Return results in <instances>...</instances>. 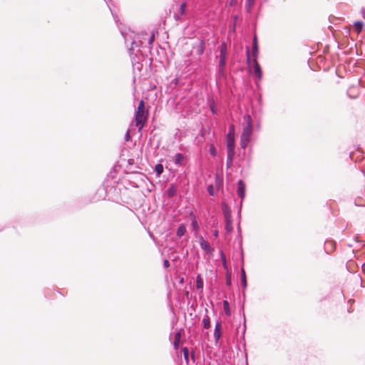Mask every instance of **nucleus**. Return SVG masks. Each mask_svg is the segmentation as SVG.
<instances>
[{
    "label": "nucleus",
    "instance_id": "obj_6",
    "mask_svg": "<svg viewBox=\"0 0 365 365\" xmlns=\"http://www.w3.org/2000/svg\"><path fill=\"white\" fill-rule=\"evenodd\" d=\"M227 46L225 43H222L220 46V66L222 67L225 66Z\"/></svg>",
    "mask_w": 365,
    "mask_h": 365
},
{
    "label": "nucleus",
    "instance_id": "obj_27",
    "mask_svg": "<svg viewBox=\"0 0 365 365\" xmlns=\"http://www.w3.org/2000/svg\"><path fill=\"white\" fill-rule=\"evenodd\" d=\"M154 40H155V36H154V34H152L148 40V43L150 46L153 45Z\"/></svg>",
    "mask_w": 365,
    "mask_h": 365
},
{
    "label": "nucleus",
    "instance_id": "obj_5",
    "mask_svg": "<svg viewBox=\"0 0 365 365\" xmlns=\"http://www.w3.org/2000/svg\"><path fill=\"white\" fill-rule=\"evenodd\" d=\"M225 230L227 232L230 233L233 230L232 222L231 220V215L229 212L225 213Z\"/></svg>",
    "mask_w": 365,
    "mask_h": 365
},
{
    "label": "nucleus",
    "instance_id": "obj_1",
    "mask_svg": "<svg viewBox=\"0 0 365 365\" xmlns=\"http://www.w3.org/2000/svg\"><path fill=\"white\" fill-rule=\"evenodd\" d=\"M148 115V110H145L144 101H140L135 114V125L138 127L139 131L143 129V126L146 123Z\"/></svg>",
    "mask_w": 365,
    "mask_h": 365
},
{
    "label": "nucleus",
    "instance_id": "obj_28",
    "mask_svg": "<svg viewBox=\"0 0 365 365\" xmlns=\"http://www.w3.org/2000/svg\"><path fill=\"white\" fill-rule=\"evenodd\" d=\"M210 152L213 156L216 155V150L213 145H211Z\"/></svg>",
    "mask_w": 365,
    "mask_h": 365
},
{
    "label": "nucleus",
    "instance_id": "obj_10",
    "mask_svg": "<svg viewBox=\"0 0 365 365\" xmlns=\"http://www.w3.org/2000/svg\"><path fill=\"white\" fill-rule=\"evenodd\" d=\"M364 23L360 21H357L354 22V29L357 34H360L361 32V31L364 28Z\"/></svg>",
    "mask_w": 365,
    "mask_h": 365
},
{
    "label": "nucleus",
    "instance_id": "obj_31",
    "mask_svg": "<svg viewBox=\"0 0 365 365\" xmlns=\"http://www.w3.org/2000/svg\"><path fill=\"white\" fill-rule=\"evenodd\" d=\"M361 14L362 17L365 19V9H362L361 10Z\"/></svg>",
    "mask_w": 365,
    "mask_h": 365
},
{
    "label": "nucleus",
    "instance_id": "obj_8",
    "mask_svg": "<svg viewBox=\"0 0 365 365\" xmlns=\"http://www.w3.org/2000/svg\"><path fill=\"white\" fill-rule=\"evenodd\" d=\"M238 196L243 199L245 195V185L242 182V180H239L238 182V187L237 190Z\"/></svg>",
    "mask_w": 365,
    "mask_h": 365
},
{
    "label": "nucleus",
    "instance_id": "obj_19",
    "mask_svg": "<svg viewBox=\"0 0 365 365\" xmlns=\"http://www.w3.org/2000/svg\"><path fill=\"white\" fill-rule=\"evenodd\" d=\"M202 322H203V327L205 329L210 328V318L208 317H206L205 318H204L202 320Z\"/></svg>",
    "mask_w": 365,
    "mask_h": 365
},
{
    "label": "nucleus",
    "instance_id": "obj_7",
    "mask_svg": "<svg viewBox=\"0 0 365 365\" xmlns=\"http://www.w3.org/2000/svg\"><path fill=\"white\" fill-rule=\"evenodd\" d=\"M186 7L187 4L185 2H183L180 4L178 12L174 14V19L176 21L182 19V16L185 14Z\"/></svg>",
    "mask_w": 365,
    "mask_h": 365
},
{
    "label": "nucleus",
    "instance_id": "obj_34",
    "mask_svg": "<svg viewBox=\"0 0 365 365\" xmlns=\"http://www.w3.org/2000/svg\"><path fill=\"white\" fill-rule=\"evenodd\" d=\"M130 139V133H129V131L127 132V134H126V140H129Z\"/></svg>",
    "mask_w": 365,
    "mask_h": 365
},
{
    "label": "nucleus",
    "instance_id": "obj_15",
    "mask_svg": "<svg viewBox=\"0 0 365 365\" xmlns=\"http://www.w3.org/2000/svg\"><path fill=\"white\" fill-rule=\"evenodd\" d=\"M185 232H186L185 226L183 224H182L178 227V228L177 230V235L178 237H182V235H185Z\"/></svg>",
    "mask_w": 365,
    "mask_h": 365
},
{
    "label": "nucleus",
    "instance_id": "obj_23",
    "mask_svg": "<svg viewBox=\"0 0 365 365\" xmlns=\"http://www.w3.org/2000/svg\"><path fill=\"white\" fill-rule=\"evenodd\" d=\"M183 355L185 359L187 361H188V356H189V350L187 347H184L182 349Z\"/></svg>",
    "mask_w": 365,
    "mask_h": 365
},
{
    "label": "nucleus",
    "instance_id": "obj_11",
    "mask_svg": "<svg viewBox=\"0 0 365 365\" xmlns=\"http://www.w3.org/2000/svg\"><path fill=\"white\" fill-rule=\"evenodd\" d=\"M200 246L203 250H206L207 252H210L211 251V247L209 242L205 240L203 238L200 239Z\"/></svg>",
    "mask_w": 365,
    "mask_h": 365
},
{
    "label": "nucleus",
    "instance_id": "obj_37",
    "mask_svg": "<svg viewBox=\"0 0 365 365\" xmlns=\"http://www.w3.org/2000/svg\"><path fill=\"white\" fill-rule=\"evenodd\" d=\"M212 113H215V108H212Z\"/></svg>",
    "mask_w": 365,
    "mask_h": 365
},
{
    "label": "nucleus",
    "instance_id": "obj_20",
    "mask_svg": "<svg viewBox=\"0 0 365 365\" xmlns=\"http://www.w3.org/2000/svg\"><path fill=\"white\" fill-rule=\"evenodd\" d=\"M223 307H224V309H225V313L227 315H230V306H229V303H228L227 301H224L223 302Z\"/></svg>",
    "mask_w": 365,
    "mask_h": 365
},
{
    "label": "nucleus",
    "instance_id": "obj_18",
    "mask_svg": "<svg viewBox=\"0 0 365 365\" xmlns=\"http://www.w3.org/2000/svg\"><path fill=\"white\" fill-rule=\"evenodd\" d=\"M196 287L197 289H202L203 287V280L200 274L197 277Z\"/></svg>",
    "mask_w": 365,
    "mask_h": 365
},
{
    "label": "nucleus",
    "instance_id": "obj_2",
    "mask_svg": "<svg viewBox=\"0 0 365 365\" xmlns=\"http://www.w3.org/2000/svg\"><path fill=\"white\" fill-rule=\"evenodd\" d=\"M244 120L246 123V125L243 128L240 138V145L242 148H245L247 146L252 133L251 116L250 115H246L244 117Z\"/></svg>",
    "mask_w": 365,
    "mask_h": 365
},
{
    "label": "nucleus",
    "instance_id": "obj_17",
    "mask_svg": "<svg viewBox=\"0 0 365 365\" xmlns=\"http://www.w3.org/2000/svg\"><path fill=\"white\" fill-rule=\"evenodd\" d=\"M155 171L158 176H160L163 172V166L162 164H157L155 167Z\"/></svg>",
    "mask_w": 365,
    "mask_h": 365
},
{
    "label": "nucleus",
    "instance_id": "obj_4",
    "mask_svg": "<svg viewBox=\"0 0 365 365\" xmlns=\"http://www.w3.org/2000/svg\"><path fill=\"white\" fill-rule=\"evenodd\" d=\"M106 197V191L104 188H99L91 198V203H96L98 202L104 200Z\"/></svg>",
    "mask_w": 365,
    "mask_h": 365
},
{
    "label": "nucleus",
    "instance_id": "obj_16",
    "mask_svg": "<svg viewBox=\"0 0 365 365\" xmlns=\"http://www.w3.org/2000/svg\"><path fill=\"white\" fill-rule=\"evenodd\" d=\"M252 49H253V55L256 58L257 52H258L257 41L256 36H255V38L253 39Z\"/></svg>",
    "mask_w": 365,
    "mask_h": 365
},
{
    "label": "nucleus",
    "instance_id": "obj_26",
    "mask_svg": "<svg viewBox=\"0 0 365 365\" xmlns=\"http://www.w3.org/2000/svg\"><path fill=\"white\" fill-rule=\"evenodd\" d=\"M227 135H231L232 137H235V127L233 125H232L230 127L229 132Z\"/></svg>",
    "mask_w": 365,
    "mask_h": 365
},
{
    "label": "nucleus",
    "instance_id": "obj_33",
    "mask_svg": "<svg viewBox=\"0 0 365 365\" xmlns=\"http://www.w3.org/2000/svg\"><path fill=\"white\" fill-rule=\"evenodd\" d=\"M226 282H227V285H230L231 284V279H230V277L227 278Z\"/></svg>",
    "mask_w": 365,
    "mask_h": 365
},
{
    "label": "nucleus",
    "instance_id": "obj_22",
    "mask_svg": "<svg viewBox=\"0 0 365 365\" xmlns=\"http://www.w3.org/2000/svg\"><path fill=\"white\" fill-rule=\"evenodd\" d=\"M175 192H176V189L173 186L170 187L168 190V195L169 197H173V195H175Z\"/></svg>",
    "mask_w": 365,
    "mask_h": 365
},
{
    "label": "nucleus",
    "instance_id": "obj_30",
    "mask_svg": "<svg viewBox=\"0 0 365 365\" xmlns=\"http://www.w3.org/2000/svg\"><path fill=\"white\" fill-rule=\"evenodd\" d=\"M163 264L165 267H168L170 266V262L167 259L164 260Z\"/></svg>",
    "mask_w": 365,
    "mask_h": 365
},
{
    "label": "nucleus",
    "instance_id": "obj_3",
    "mask_svg": "<svg viewBox=\"0 0 365 365\" xmlns=\"http://www.w3.org/2000/svg\"><path fill=\"white\" fill-rule=\"evenodd\" d=\"M227 165H231L235 156V137L227 135Z\"/></svg>",
    "mask_w": 365,
    "mask_h": 365
},
{
    "label": "nucleus",
    "instance_id": "obj_29",
    "mask_svg": "<svg viewBox=\"0 0 365 365\" xmlns=\"http://www.w3.org/2000/svg\"><path fill=\"white\" fill-rule=\"evenodd\" d=\"M212 190H213V187H212V186H209V187H208V192H209V193H210L211 195H213V192H212Z\"/></svg>",
    "mask_w": 365,
    "mask_h": 365
},
{
    "label": "nucleus",
    "instance_id": "obj_36",
    "mask_svg": "<svg viewBox=\"0 0 365 365\" xmlns=\"http://www.w3.org/2000/svg\"><path fill=\"white\" fill-rule=\"evenodd\" d=\"M212 113H215V108H212Z\"/></svg>",
    "mask_w": 365,
    "mask_h": 365
},
{
    "label": "nucleus",
    "instance_id": "obj_35",
    "mask_svg": "<svg viewBox=\"0 0 365 365\" xmlns=\"http://www.w3.org/2000/svg\"><path fill=\"white\" fill-rule=\"evenodd\" d=\"M215 236H217V231L215 232Z\"/></svg>",
    "mask_w": 365,
    "mask_h": 365
},
{
    "label": "nucleus",
    "instance_id": "obj_25",
    "mask_svg": "<svg viewBox=\"0 0 365 365\" xmlns=\"http://www.w3.org/2000/svg\"><path fill=\"white\" fill-rule=\"evenodd\" d=\"M192 227H193V229H194L195 230H196V231H197V230H198L199 227H198L197 222V221H196V220H195V217L192 219Z\"/></svg>",
    "mask_w": 365,
    "mask_h": 365
},
{
    "label": "nucleus",
    "instance_id": "obj_21",
    "mask_svg": "<svg viewBox=\"0 0 365 365\" xmlns=\"http://www.w3.org/2000/svg\"><path fill=\"white\" fill-rule=\"evenodd\" d=\"M183 159V156L182 154H177L175 157V162L176 164H180L181 163V161Z\"/></svg>",
    "mask_w": 365,
    "mask_h": 365
},
{
    "label": "nucleus",
    "instance_id": "obj_14",
    "mask_svg": "<svg viewBox=\"0 0 365 365\" xmlns=\"http://www.w3.org/2000/svg\"><path fill=\"white\" fill-rule=\"evenodd\" d=\"M241 282L244 288L247 287L246 274L244 268L241 269Z\"/></svg>",
    "mask_w": 365,
    "mask_h": 365
},
{
    "label": "nucleus",
    "instance_id": "obj_13",
    "mask_svg": "<svg viewBox=\"0 0 365 365\" xmlns=\"http://www.w3.org/2000/svg\"><path fill=\"white\" fill-rule=\"evenodd\" d=\"M220 329H221V325L220 323H217L215 326V332H214V336L217 341L220 338V336H221Z\"/></svg>",
    "mask_w": 365,
    "mask_h": 365
},
{
    "label": "nucleus",
    "instance_id": "obj_24",
    "mask_svg": "<svg viewBox=\"0 0 365 365\" xmlns=\"http://www.w3.org/2000/svg\"><path fill=\"white\" fill-rule=\"evenodd\" d=\"M255 0H247V10H250L252 7Z\"/></svg>",
    "mask_w": 365,
    "mask_h": 365
},
{
    "label": "nucleus",
    "instance_id": "obj_12",
    "mask_svg": "<svg viewBox=\"0 0 365 365\" xmlns=\"http://www.w3.org/2000/svg\"><path fill=\"white\" fill-rule=\"evenodd\" d=\"M181 337L182 334L180 331H178L175 334L174 346L175 349H178L181 340Z\"/></svg>",
    "mask_w": 365,
    "mask_h": 365
},
{
    "label": "nucleus",
    "instance_id": "obj_9",
    "mask_svg": "<svg viewBox=\"0 0 365 365\" xmlns=\"http://www.w3.org/2000/svg\"><path fill=\"white\" fill-rule=\"evenodd\" d=\"M253 63H254V72H255V73L257 76L258 78H261L262 77L261 68H260L259 64L257 61L256 58H255L253 60Z\"/></svg>",
    "mask_w": 365,
    "mask_h": 365
},
{
    "label": "nucleus",
    "instance_id": "obj_32",
    "mask_svg": "<svg viewBox=\"0 0 365 365\" xmlns=\"http://www.w3.org/2000/svg\"><path fill=\"white\" fill-rule=\"evenodd\" d=\"M236 4H237V0H231L230 5L233 6V5H235Z\"/></svg>",
    "mask_w": 365,
    "mask_h": 365
}]
</instances>
